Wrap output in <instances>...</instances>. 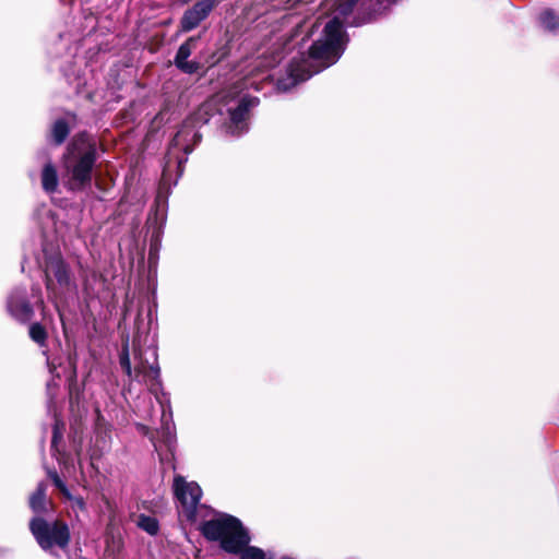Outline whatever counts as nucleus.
Listing matches in <instances>:
<instances>
[{"mask_svg": "<svg viewBox=\"0 0 559 559\" xmlns=\"http://www.w3.org/2000/svg\"><path fill=\"white\" fill-rule=\"evenodd\" d=\"M356 2L357 0L324 1L323 9L330 12L332 17L325 23L322 36L309 48L308 56L301 55L300 59L294 58L290 62L287 70L290 82L280 81L281 88L288 90L338 60L347 41L343 24Z\"/></svg>", "mask_w": 559, "mask_h": 559, "instance_id": "nucleus-1", "label": "nucleus"}, {"mask_svg": "<svg viewBox=\"0 0 559 559\" xmlns=\"http://www.w3.org/2000/svg\"><path fill=\"white\" fill-rule=\"evenodd\" d=\"M95 159V145L88 139L82 136L69 146L63 168L70 189H81L91 182Z\"/></svg>", "mask_w": 559, "mask_h": 559, "instance_id": "nucleus-2", "label": "nucleus"}, {"mask_svg": "<svg viewBox=\"0 0 559 559\" xmlns=\"http://www.w3.org/2000/svg\"><path fill=\"white\" fill-rule=\"evenodd\" d=\"M203 535L211 540H219L221 546L228 552L241 551L250 538L238 519L222 514L202 524Z\"/></svg>", "mask_w": 559, "mask_h": 559, "instance_id": "nucleus-3", "label": "nucleus"}, {"mask_svg": "<svg viewBox=\"0 0 559 559\" xmlns=\"http://www.w3.org/2000/svg\"><path fill=\"white\" fill-rule=\"evenodd\" d=\"M29 528L38 545L48 550L53 546L66 548L70 540L69 527L66 523L55 521L47 523L40 518L31 521Z\"/></svg>", "mask_w": 559, "mask_h": 559, "instance_id": "nucleus-4", "label": "nucleus"}, {"mask_svg": "<svg viewBox=\"0 0 559 559\" xmlns=\"http://www.w3.org/2000/svg\"><path fill=\"white\" fill-rule=\"evenodd\" d=\"M174 491L180 503V514L186 516L188 521H195L202 496L200 486L194 481H186L181 476H176L174 479Z\"/></svg>", "mask_w": 559, "mask_h": 559, "instance_id": "nucleus-5", "label": "nucleus"}, {"mask_svg": "<svg viewBox=\"0 0 559 559\" xmlns=\"http://www.w3.org/2000/svg\"><path fill=\"white\" fill-rule=\"evenodd\" d=\"M74 287L66 263L60 258L49 260L46 265V288L48 293L57 297Z\"/></svg>", "mask_w": 559, "mask_h": 559, "instance_id": "nucleus-6", "label": "nucleus"}, {"mask_svg": "<svg viewBox=\"0 0 559 559\" xmlns=\"http://www.w3.org/2000/svg\"><path fill=\"white\" fill-rule=\"evenodd\" d=\"M217 0H200L192 9L188 10L182 20L181 25L185 31H191L195 28L213 10L216 5Z\"/></svg>", "mask_w": 559, "mask_h": 559, "instance_id": "nucleus-7", "label": "nucleus"}, {"mask_svg": "<svg viewBox=\"0 0 559 559\" xmlns=\"http://www.w3.org/2000/svg\"><path fill=\"white\" fill-rule=\"evenodd\" d=\"M153 361H147L142 358V352L139 348H134V359L136 360L134 367V378L139 381H156L159 376V368L156 364L157 355L155 350H152Z\"/></svg>", "mask_w": 559, "mask_h": 559, "instance_id": "nucleus-8", "label": "nucleus"}, {"mask_svg": "<svg viewBox=\"0 0 559 559\" xmlns=\"http://www.w3.org/2000/svg\"><path fill=\"white\" fill-rule=\"evenodd\" d=\"M259 99L255 97L242 96L236 108H228L231 121V132L241 133L246 130V118L250 108L255 107Z\"/></svg>", "mask_w": 559, "mask_h": 559, "instance_id": "nucleus-9", "label": "nucleus"}, {"mask_svg": "<svg viewBox=\"0 0 559 559\" xmlns=\"http://www.w3.org/2000/svg\"><path fill=\"white\" fill-rule=\"evenodd\" d=\"M194 44L195 39L189 38L179 47L178 52L176 55L175 63L185 73H194L199 68L197 62L188 60V58L192 53Z\"/></svg>", "mask_w": 559, "mask_h": 559, "instance_id": "nucleus-10", "label": "nucleus"}, {"mask_svg": "<svg viewBox=\"0 0 559 559\" xmlns=\"http://www.w3.org/2000/svg\"><path fill=\"white\" fill-rule=\"evenodd\" d=\"M10 313L19 321H28L33 314L31 305L26 301L25 296L12 295L8 301Z\"/></svg>", "mask_w": 559, "mask_h": 559, "instance_id": "nucleus-11", "label": "nucleus"}, {"mask_svg": "<svg viewBox=\"0 0 559 559\" xmlns=\"http://www.w3.org/2000/svg\"><path fill=\"white\" fill-rule=\"evenodd\" d=\"M41 185L46 192L51 193L57 190L58 175L56 168L50 164H46L41 171Z\"/></svg>", "mask_w": 559, "mask_h": 559, "instance_id": "nucleus-12", "label": "nucleus"}, {"mask_svg": "<svg viewBox=\"0 0 559 559\" xmlns=\"http://www.w3.org/2000/svg\"><path fill=\"white\" fill-rule=\"evenodd\" d=\"M46 486L38 484L36 491L29 498V506L34 512L40 513L46 510Z\"/></svg>", "mask_w": 559, "mask_h": 559, "instance_id": "nucleus-13", "label": "nucleus"}, {"mask_svg": "<svg viewBox=\"0 0 559 559\" xmlns=\"http://www.w3.org/2000/svg\"><path fill=\"white\" fill-rule=\"evenodd\" d=\"M189 136H191L194 141L199 139L198 133L192 128H190L189 124H185L175 135L174 145L182 146V150L187 152L189 147L185 142Z\"/></svg>", "mask_w": 559, "mask_h": 559, "instance_id": "nucleus-14", "label": "nucleus"}, {"mask_svg": "<svg viewBox=\"0 0 559 559\" xmlns=\"http://www.w3.org/2000/svg\"><path fill=\"white\" fill-rule=\"evenodd\" d=\"M69 133V129L67 123L63 120H58L55 122L51 131V136L56 144H61Z\"/></svg>", "mask_w": 559, "mask_h": 559, "instance_id": "nucleus-15", "label": "nucleus"}, {"mask_svg": "<svg viewBox=\"0 0 559 559\" xmlns=\"http://www.w3.org/2000/svg\"><path fill=\"white\" fill-rule=\"evenodd\" d=\"M29 336L37 344L44 345L47 338V333L39 323H34L29 328Z\"/></svg>", "mask_w": 559, "mask_h": 559, "instance_id": "nucleus-16", "label": "nucleus"}, {"mask_svg": "<svg viewBox=\"0 0 559 559\" xmlns=\"http://www.w3.org/2000/svg\"><path fill=\"white\" fill-rule=\"evenodd\" d=\"M540 23L545 28L554 31L559 26V19L554 12L545 11L540 15Z\"/></svg>", "mask_w": 559, "mask_h": 559, "instance_id": "nucleus-17", "label": "nucleus"}, {"mask_svg": "<svg viewBox=\"0 0 559 559\" xmlns=\"http://www.w3.org/2000/svg\"><path fill=\"white\" fill-rule=\"evenodd\" d=\"M138 525L150 534H155L158 531V523L154 518L141 515Z\"/></svg>", "mask_w": 559, "mask_h": 559, "instance_id": "nucleus-18", "label": "nucleus"}, {"mask_svg": "<svg viewBox=\"0 0 559 559\" xmlns=\"http://www.w3.org/2000/svg\"><path fill=\"white\" fill-rule=\"evenodd\" d=\"M120 365H121L122 369L124 370V372H126L129 377H132V376H133V369H132V367H131L130 355H129V345H128V343H126V344L122 346V350H121V354H120Z\"/></svg>", "mask_w": 559, "mask_h": 559, "instance_id": "nucleus-19", "label": "nucleus"}, {"mask_svg": "<svg viewBox=\"0 0 559 559\" xmlns=\"http://www.w3.org/2000/svg\"><path fill=\"white\" fill-rule=\"evenodd\" d=\"M241 559H272L271 557H266L265 552L257 547H247L241 552Z\"/></svg>", "mask_w": 559, "mask_h": 559, "instance_id": "nucleus-20", "label": "nucleus"}, {"mask_svg": "<svg viewBox=\"0 0 559 559\" xmlns=\"http://www.w3.org/2000/svg\"><path fill=\"white\" fill-rule=\"evenodd\" d=\"M55 486L62 492V495L67 498V499H72V495L71 492L69 491V489L67 488L66 484L60 479V477L57 475V473H50L49 474Z\"/></svg>", "mask_w": 559, "mask_h": 559, "instance_id": "nucleus-21", "label": "nucleus"}, {"mask_svg": "<svg viewBox=\"0 0 559 559\" xmlns=\"http://www.w3.org/2000/svg\"><path fill=\"white\" fill-rule=\"evenodd\" d=\"M68 500L72 502V507H76L80 510L85 509V502H84L83 498L72 496V499H68Z\"/></svg>", "mask_w": 559, "mask_h": 559, "instance_id": "nucleus-22", "label": "nucleus"}, {"mask_svg": "<svg viewBox=\"0 0 559 559\" xmlns=\"http://www.w3.org/2000/svg\"><path fill=\"white\" fill-rule=\"evenodd\" d=\"M57 438H58V425L55 426L53 439H52L53 443L57 441Z\"/></svg>", "mask_w": 559, "mask_h": 559, "instance_id": "nucleus-23", "label": "nucleus"}, {"mask_svg": "<svg viewBox=\"0 0 559 559\" xmlns=\"http://www.w3.org/2000/svg\"><path fill=\"white\" fill-rule=\"evenodd\" d=\"M246 86H254V88H258V86H255V82L251 81V80H248L246 82Z\"/></svg>", "mask_w": 559, "mask_h": 559, "instance_id": "nucleus-24", "label": "nucleus"}, {"mask_svg": "<svg viewBox=\"0 0 559 559\" xmlns=\"http://www.w3.org/2000/svg\"><path fill=\"white\" fill-rule=\"evenodd\" d=\"M394 1H395V0H378V2H379L380 4H383V3H392V2H394Z\"/></svg>", "mask_w": 559, "mask_h": 559, "instance_id": "nucleus-25", "label": "nucleus"}, {"mask_svg": "<svg viewBox=\"0 0 559 559\" xmlns=\"http://www.w3.org/2000/svg\"><path fill=\"white\" fill-rule=\"evenodd\" d=\"M227 96H228L227 94H226V95H219V96H218V98H219V99H224V98H225V97H227Z\"/></svg>", "mask_w": 559, "mask_h": 559, "instance_id": "nucleus-26", "label": "nucleus"}, {"mask_svg": "<svg viewBox=\"0 0 559 559\" xmlns=\"http://www.w3.org/2000/svg\"><path fill=\"white\" fill-rule=\"evenodd\" d=\"M281 559H293V558H289V557H283V558H281Z\"/></svg>", "mask_w": 559, "mask_h": 559, "instance_id": "nucleus-27", "label": "nucleus"}]
</instances>
